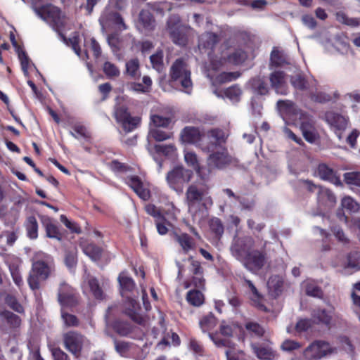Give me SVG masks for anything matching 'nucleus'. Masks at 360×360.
Returning a JSON list of instances; mask_svg holds the SVG:
<instances>
[{"instance_id": "f257e3e1", "label": "nucleus", "mask_w": 360, "mask_h": 360, "mask_svg": "<svg viewBox=\"0 0 360 360\" xmlns=\"http://www.w3.org/2000/svg\"><path fill=\"white\" fill-rule=\"evenodd\" d=\"M209 139L212 140V144L215 147L210 150H203L210 153L207 159V167L210 171L212 169H222L229 166L233 161V158L229 155L228 150L223 144L226 142L227 135L220 129L216 128L208 131Z\"/></svg>"}, {"instance_id": "f03ea898", "label": "nucleus", "mask_w": 360, "mask_h": 360, "mask_svg": "<svg viewBox=\"0 0 360 360\" xmlns=\"http://www.w3.org/2000/svg\"><path fill=\"white\" fill-rule=\"evenodd\" d=\"M55 271L51 257L44 253L38 254L32 264L27 283L32 290L40 288V282L46 281Z\"/></svg>"}, {"instance_id": "7ed1b4c3", "label": "nucleus", "mask_w": 360, "mask_h": 360, "mask_svg": "<svg viewBox=\"0 0 360 360\" xmlns=\"http://www.w3.org/2000/svg\"><path fill=\"white\" fill-rule=\"evenodd\" d=\"M208 187L205 184H192L186 191V203L188 212L195 215L198 212L212 205V200L208 195Z\"/></svg>"}, {"instance_id": "20e7f679", "label": "nucleus", "mask_w": 360, "mask_h": 360, "mask_svg": "<svg viewBox=\"0 0 360 360\" xmlns=\"http://www.w3.org/2000/svg\"><path fill=\"white\" fill-rule=\"evenodd\" d=\"M22 1L32 4L36 14L49 23L56 32H61L65 29L68 19L58 8L53 5H46L37 8L36 5L41 0Z\"/></svg>"}, {"instance_id": "39448f33", "label": "nucleus", "mask_w": 360, "mask_h": 360, "mask_svg": "<svg viewBox=\"0 0 360 360\" xmlns=\"http://www.w3.org/2000/svg\"><path fill=\"white\" fill-rule=\"evenodd\" d=\"M190 68L183 58L176 59L169 70L170 81L175 84H180L182 91L189 94L192 91L193 82L191 78Z\"/></svg>"}, {"instance_id": "423d86ee", "label": "nucleus", "mask_w": 360, "mask_h": 360, "mask_svg": "<svg viewBox=\"0 0 360 360\" xmlns=\"http://www.w3.org/2000/svg\"><path fill=\"white\" fill-rule=\"evenodd\" d=\"M208 132L205 134L199 128L195 127H186L181 132V139L183 142L194 144L202 151L210 150L215 147L212 144L213 139H209Z\"/></svg>"}, {"instance_id": "0eeeda50", "label": "nucleus", "mask_w": 360, "mask_h": 360, "mask_svg": "<svg viewBox=\"0 0 360 360\" xmlns=\"http://www.w3.org/2000/svg\"><path fill=\"white\" fill-rule=\"evenodd\" d=\"M186 28L181 24V20L179 15H171L166 22V30L172 41L180 46H185L188 38L184 30Z\"/></svg>"}, {"instance_id": "6e6552de", "label": "nucleus", "mask_w": 360, "mask_h": 360, "mask_svg": "<svg viewBox=\"0 0 360 360\" xmlns=\"http://www.w3.org/2000/svg\"><path fill=\"white\" fill-rule=\"evenodd\" d=\"M192 175V171L183 167H176L167 174L166 181L172 189L181 193L184 184L191 181Z\"/></svg>"}, {"instance_id": "1a4fd4ad", "label": "nucleus", "mask_w": 360, "mask_h": 360, "mask_svg": "<svg viewBox=\"0 0 360 360\" xmlns=\"http://www.w3.org/2000/svg\"><path fill=\"white\" fill-rule=\"evenodd\" d=\"M64 346L76 358L81 355L83 347L89 343L87 338L76 331H69L63 335Z\"/></svg>"}, {"instance_id": "9d476101", "label": "nucleus", "mask_w": 360, "mask_h": 360, "mask_svg": "<svg viewBox=\"0 0 360 360\" xmlns=\"http://www.w3.org/2000/svg\"><path fill=\"white\" fill-rule=\"evenodd\" d=\"M266 243L267 242L264 241L261 250H252L241 262L247 269L256 272L264 266L266 262Z\"/></svg>"}, {"instance_id": "9b49d317", "label": "nucleus", "mask_w": 360, "mask_h": 360, "mask_svg": "<svg viewBox=\"0 0 360 360\" xmlns=\"http://www.w3.org/2000/svg\"><path fill=\"white\" fill-rule=\"evenodd\" d=\"M254 245L255 240L251 236L236 237L230 248L231 254L238 260L242 262L252 250Z\"/></svg>"}, {"instance_id": "f8f14e48", "label": "nucleus", "mask_w": 360, "mask_h": 360, "mask_svg": "<svg viewBox=\"0 0 360 360\" xmlns=\"http://www.w3.org/2000/svg\"><path fill=\"white\" fill-rule=\"evenodd\" d=\"M116 121L120 123L126 132H130L136 129L140 124L139 117H131L127 108L124 105H116L114 110Z\"/></svg>"}, {"instance_id": "ddd939ff", "label": "nucleus", "mask_w": 360, "mask_h": 360, "mask_svg": "<svg viewBox=\"0 0 360 360\" xmlns=\"http://www.w3.org/2000/svg\"><path fill=\"white\" fill-rule=\"evenodd\" d=\"M333 349L328 342L316 340L304 349L303 356L307 360H316L333 353Z\"/></svg>"}, {"instance_id": "4468645a", "label": "nucleus", "mask_w": 360, "mask_h": 360, "mask_svg": "<svg viewBox=\"0 0 360 360\" xmlns=\"http://www.w3.org/2000/svg\"><path fill=\"white\" fill-rule=\"evenodd\" d=\"M58 301L63 308L75 307L78 304L77 294L70 285L62 282L58 290Z\"/></svg>"}, {"instance_id": "2eb2a0df", "label": "nucleus", "mask_w": 360, "mask_h": 360, "mask_svg": "<svg viewBox=\"0 0 360 360\" xmlns=\"http://www.w3.org/2000/svg\"><path fill=\"white\" fill-rule=\"evenodd\" d=\"M99 22L103 29L116 27L120 30H127V26L121 15L118 13L109 9L103 11L99 18Z\"/></svg>"}, {"instance_id": "dca6fc26", "label": "nucleus", "mask_w": 360, "mask_h": 360, "mask_svg": "<svg viewBox=\"0 0 360 360\" xmlns=\"http://www.w3.org/2000/svg\"><path fill=\"white\" fill-rule=\"evenodd\" d=\"M140 306L135 299L131 297L127 299L124 303L125 314L135 323L145 326L147 323V319L140 314Z\"/></svg>"}, {"instance_id": "f3484780", "label": "nucleus", "mask_w": 360, "mask_h": 360, "mask_svg": "<svg viewBox=\"0 0 360 360\" xmlns=\"http://www.w3.org/2000/svg\"><path fill=\"white\" fill-rule=\"evenodd\" d=\"M113 328L121 336H130L134 339L141 340L144 336V333L137 327L131 326L124 321H116Z\"/></svg>"}, {"instance_id": "a211bd4d", "label": "nucleus", "mask_w": 360, "mask_h": 360, "mask_svg": "<svg viewBox=\"0 0 360 360\" xmlns=\"http://www.w3.org/2000/svg\"><path fill=\"white\" fill-rule=\"evenodd\" d=\"M271 86L276 94L285 95L288 93L286 74L283 71L275 70L269 75Z\"/></svg>"}, {"instance_id": "6ab92c4d", "label": "nucleus", "mask_w": 360, "mask_h": 360, "mask_svg": "<svg viewBox=\"0 0 360 360\" xmlns=\"http://www.w3.org/2000/svg\"><path fill=\"white\" fill-rule=\"evenodd\" d=\"M184 160L189 166L193 167L196 170L198 176L203 181H206L208 180L210 176V169H207L206 167L199 166L198 157L195 153L191 151L185 152Z\"/></svg>"}, {"instance_id": "aec40b11", "label": "nucleus", "mask_w": 360, "mask_h": 360, "mask_svg": "<svg viewBox=\"0 0 360 360\" xmlns=\"http://www.w3.org/2000/svg\"><path fill=\"white\" fill-rule=\"evenodd\" d=\"M333 309L328 310L325 309L317 308L311 311V316L314 324L330 327L333 321Z\"/></svg>"}, {"instance_id": "412c9836", "label": "nucleus", "mask_w": 360, "mask_h": 360, "mask_svg": "<svg viewBox=\"0 0 360 360\" xmlns=\"http://www.w3.org/2000/svg\"><path fill=\"white\" fill-rule=\"evenodd\" d=\"M300 129L303 136L309 143H314L317 139L315 128L314 127L313 120L307 115L300 114Z\"/></svg>"}, {"instance_id": "4be33fe9", "label": "nucleus", "mask_w": 360, "mask_h": 360, "mask_svg": "<svg viewBox=\"0 0 360 360\" xmlns=\"http://www.w3.org/2000/svg\"><path fill=\"white\" fill-rule=\"evenodd\" d=\"M172 235L174 240L181 247L184 253L186 254L195 249L196 243L188 233L174 231Z\"/></svg>"}, {"instance_id": "5701e85b", "label": "nucleus", "mask_w": 360, "mask_h": 360, "mask_svg": "<svg viewBox=\"0 0 360 360\" xmlns=\"http://www.w3.org/2000/svg\"><path fill=\"white\" fill-rule=\"evenodd\" d=\"M317 173L323 180L328 181L336 186L342 185L340 177L336 175V172L324 163L318 166Z\"/></svg>"}, {"instance_id": "b1692460", "label": "nucleus", "mask_w": 360, "mask_h": 360, "mask_svg": "<svg viewBox=\"0 0 360 360\" xmlns=\"http://www.w3.org/2000/svg\"><path fill=\"white\" fill-rule=\"evenodd\" d=\"M288 63V58L285 53L277 47H274L270 55L269 69L282 67Z\"/></svg>"}, {"instance_id": "393cba45", "label": "nucleus", "mask_w": 360, "mask_h": 360, "mask_svg": "<svg viewBox=\"0 0 360 360\" xmlns=\"http://www.w3.org/2000/svg\"><path fill=\"white\" fill-rule=\"evenodd\" d=\"M126 183L143 200L149 198V191L143 188V185L139 177L131 176L126 179Z\"/></svg>"}, {"instance_id": "a878e982", "label": "nucleus", "mask_w": 360, "mask_h": 360, "mask_svg": "<svg viewBox=\"0 0 360 360\" xmlns=\"http://www.w3.org/2000/svg\"><path fill=\"white\" fill-rule=\"evenodd\" d=\"M41 222L46 231V235L48 238L61 240V235L58 227L53 224L51 218L48 216L41 215Z\"/></svg>"}, {"instance_id": "bb28decb", "label": "nucleus", "mask_w": 360, "mask_h": 360, "mask_svg": "<svg viewBox=\"0 0 360 360\" xmlns=\"http://www.w3.org/2000/svg\"><path fill=\"white\" fill-rule=\"evenodd\" d=\"M325 117L327 122L338 130H342L347 127V121L345 117L338 113L328 112Z\"/></svg>"}, {"instance_id": "cd10ccee", "label": "nucleus", "mask_w": 360, "mask_h": 360, "mask_svg": "<svg viewBox=\"0 0 360 360\" xmlns=\"http://www.w3.org/2000/svg\"><path fill=\"white\" fill-rule=\"evenodd\" d=\"M24 227L26 235L30 239L35 240L38 238L39 224L34 216L31 215L26 218Z\"/></svg>"}, {"instance_id": "c85d7f7f", "label": "nucleus", "mask_w": 360, "mask_h": 360, "mask_svg": "<svg viewBox=\"0 0 360 360\" xmlns=\"http://www.w3.org/2000/svg\"><path fill=\"white\" fill-rule=\"evenodd\" d=\"M124 73L131 79H139L141 75L140 62L138 58H131L125 63Z\"/></svg>"}, {"instance_id": "c756f323", "label": "nucleus", "mask_w": 360, "mask_h": 360, "mask_svg": "<svg viewBox=\"0 0 360 360\" xmlns=\"http://www.w3.org/2000/svg\"><path fill=\"white\" fill-rule=\"evenodd\" d=\"M0 317L12 329L19 328L22 324V319L20 316L8 310L1 311Z\"/></svg>"}, {"instance_id": "7c9ffc66", "label": "nucleus", "mask_w": 360, "mask_h": 360, "mask_svg": "<svg viewBox=\"0 0 360 360\" xmlns=\"http://www.w3.org/2000/svg\"><path fill=\"white\" fill-rule=\"evenodd\" d=\"M139 22L142 25L143 29L147 31H151L154 30L155 27V20L148 9H143L141 11L139 16Z\"/></svg>"}, {"instance_id": "2f4dec72", "label": "nucleus", "mask_w": 360, "mask_h": 360, "mask_svg": "<svg viewBox=\"0 0 360 360\" xmlns=\"http://www.w3.org/2000/svg\"><path fill=\"white\" fill-rule=\"evenodd\" d=\"M218 42L219 37L217 34L212 32H206L201 36L198 46L200 48L212 49Z\"/></svg>"}, {"instance_id": "473e14b6", "label": "nucleus", "mask_w": 360, "mask_h": 360, "mask_svg": "<svg viewBox=\"0 0 360 360\" xmlns=\"http://www.w3.org/2000/svg\"><path fill=\"white\" fill-rule=\"evenodd\" d=\"M318 200L319 202L328 207H331L335 204L336 198L329 189L319 188L318 193Z\"/></svg>"}, {"instance_id": "72a5a7b5", "label": "nucleus", "mask_w": 360, "mask_h": 360, "mask_svg": "<svg viewBox=\"0 0 360 360\" xmlns=\"http://www.w3.org/2000/svg\"><path fill=\"white\" fill-rule=\"evenodd\" d=\"M252 347L255 354L260 359L272 360L276 356L275 352L269 347L252 345Z\"/></svg>"}, {"instance_id": "f704fd0d", "label": "nucleus", "mask_w": 360, "mask_h": 360, "mask_svg": "<svg viewBox=\"0 0 360 360\" xmlns=\"http://www.w3.org/2000/svg\"><path fill=\"white\" fill-rule=\"evenodd\" d=\"M148 7L156 14L163 16L166 12L170 11L173 4L169 1L148 3Z\"/></svg>"}, {"instance_id": "c9c22d12", "label": "nucleus", "mask_w": 360, "mask_h": 360, "mask_svg": "<svg viewBox=\"0 0 360 360\" xmlns=\"http://www.w3.org/2000/svg\"><path fill=\"white\" fill-rule=\"evenodd\" d=\"M217 324V321L213 314L203 316L199 321V326L203 333L212 330Z\"/></svg>"}, {"instance_id": "e433bc0d", "label": "nucleus", "mask_w": 360, "mask_h": 360, "mask_svg": "<svg viewBox=\"0 0 360 360\" xmlns=\"http://www.w3.org/2000/svg\"><path fill=\"white\" fill-rule=\"evenodd\" d=\"M283 279L279 276H272L269 278L267 285L269 289L274 292L275 295H278L283 288Z\"/></svg>"}, {"instance_id": "4c0bfd02", "label": "nucleus", "mask_w": 360, "mask_h": 360, "mask_svg": "<svg viewBox=\"0 0 360 360\" xmlns=\"http://www.w3.org/2000/svg\"><path fill=\"white\" fill-rule=\"evenodd\" d=\"M83 251L93 261H98L102 255L103 250L95 244L90 243L84 247Z\"/></svg>"}, {"instance_id": "58836bf2", "label": "nucleus", "mask_w": 360, "mask_h": 360, "mask_svg": "<svg viewBox=\"0 0 360 360\" xmlns=\"http://www.w3.org/2000/svg\"><path fill=\"white\" fill-rule=\"evenodd\" d=\"M290 83L297 90L305 91L309 89V82L300 74L291 76Z\"/></svg>"}, {"instance_id": "ea45409f", "label": "nucleus", "mask_w": 360, "mask_h": 360, "mask_svg": "<svg viewBox=\"0 0 360 360\" xmlns=\"http://www.w3.org/2000/svg\"><path fill=\"white\" fill-rule=\"evenodd\" d=\"M118 281L122 290L131 291L135 288L133 279L124 271L120 274Z\"/></svg>"}, {"instance_id": "a19ab883", "label": "nucleus", "mask_w": 360, "mask_h": 360, "mask_svg": "<svg viewBox=\"0 0 360 360\" xmlns=\"http://www.w3.org/2000/svg\"><path fill=\"white\" fill-rule=\"evenodd\" d=\"M186 300L191 305L199 307L204 302V296L199 290H190L187 293Z\"/></svg>"}, {"instance_id": "79ce46f5", "label": "nucleus", "mask_w": 360, "mask_h": 360, "mask_svg": "<svg viewBox=\"0 0 360 360\" xmlns=\"http://www.w3.org/2000/svg\"><path fill=\"white\" fill-rule=\"evenodd\" d=\"M252 87L256 93L260 95H266L269 93L267 84L259 77L254 78L252 80Z\"/></svg>"}, {"instance_id": "37998d69", "label": "nucleus", "mask_w": 360, "mask_h": 360, "mask_svg": "<svg viewBox=\"0 0 360 360\" xmlns=\"http://www.w3.org/2000/svg\"><path fill=\"white\" fill-rule=\"evenodd\" d=\"M341 205L344 209L351 212H357L360 208L359 204L349 196H346L342 199Z\"/></svg>"}, {"instance_id": "c03bdc74", "label": "nucleus", "mask_w": 360, "mask_h": 360, "mask_svg": "<svg viewBox=\"0 0 360 360\" xmlns=\"http://www.w3.org/2000/svg\"><path fill=\"white\" fill-rule=\"evenodd\" d=\"M103 70L105 75L109 78L117 77L120 74L119 68L114 63L109 61L104 63Z\"/></svg>"}, {"instance_id": "a18cd8bd", "label": "nucleus", "mask_w": 360, "mask_h": 360, "mask_svg": "<svg viewBox=\"0 0 360 360\" xmlns=\"http://www.w3.org/2000/svg\"><path fill=\"white\" fill-rule=\"evenodd\" d=\"M61 317L65 326L67 328L77 327L79 325V321L75 315L65 312L62 310Z\"/></svg>"}, {"instance_id": "49530a36", "label": "nucleus", "mask_w": 360, "mask_h": 360, "mask_svg": "<svg viewBox=\"0 0 360 360\" xmlns=\"http://www.w3.org/2000/svg\"><path fill=\"white\" fill-rule=\"evenodd\" d=\"M6 304L13 311L22 314H24V308L18 300L13 295H7L5 299Z\"/></svg>"}, {"instance_id": "de8ad7c7", "label": "nucleus", "mask_w": 360, "mask_h": 360, "mask_svg": "<svg viewBox=\"0 0 360 360\" xmlns=\"http://www.w3.org/2000/svg\"><path fill=\"white\" fill-rule=\"evenodd\" d=\"M241 94L242 91L237 85L230 86L224 91L225 96L231 101L234 102L239 101Z\"/></svg>"}, {"instance_id": "09e8293b", "label": "nucleus", "mask_w": 360, "mask_h": 360, "mask_svg": "<svg viewBox=\"0 0 360 360\" xmlns=\"http://www.w3.org/2000/svg\"><path fill=\"white\" fill-rule=\"evenodd\" d=\"M153 68L157 71L160 72L163 69V52L158 51L150 57Z\"/></svg>"}, {"instance_id": "8fccbe9b", "label": "nucleus", "mask_w": 360, "mask_h": 360, "mask_svg": "<svg viewBox=\"0 0 360 360\" xmlns=\"http://www.w3.org/2000/svg\"><path fill=\"white\" fill-rule=\"evenodd\" d=\"M77 250L75 248H73L70 250H68L65 252V262L66 266L68 268L75 267L77 264Z\"/></svg>"}, {"instance_id": "3c124183", "label": "nucleus", "mask_w": 360, "mask_h": 360, "mask_svg": "<svg viewBox=\"0 0 360 360\" xmlns=\"http://www.w3.org/2000/svg\"><path fill=\"white\" fill-rule=\"evenodd\" d=\"M149 136L156 141H163L171 137V134L164 131L160 129H151Z\"/></svg>"}, {"instance_id": "603ef678", "label": "nucleus", "mask_w": 360, "mask_h": 360, "mask_svg": "<svg viewBox=\"0 0 360 360\" xmlns=\"http://www.w3.org/2000/svg\"><path fill=\"white\" fill-rule=\"evenodd\" d=\"M210 227L211 231L219 238L224 233V226L218 218H213L210 220Z\"/></svg>"}, {"instance_id": "864d4df0", "label": "nucleus", "mask_w": 360, "mask_h": 360, "mask_svg": "<svg viewBox=\"0 0 360 360\" xmlns=\"http://www.w3.org/2000/svg\"><path fill=\"white\" fill-rule=\"evenodd\" d=\"M313 323L312 319H300L297 321L295 329L299 333L305 332L311 328Z\"/></svg>"}, {"instance_id": "5fc2aeb1", "label": "nucleus", "mask_w": 360, "mask_h": 360, "mask_svg": "<svg viewBox=\"0 0 360 360\" xmlns=\"http://www.w3.org/2000/svg\"><path fill=\"white\" fill-rule=\"evenodd\" d=\"M88 283L94 297L96 299H101L103 297V291L99 286L98 281L95 278H90Z\"/></svg>"}, {"instance_id": "6e6d98bb", "label": "nucleus", "mask_w": 360, "mask_h": 360, "mask_svg": "<svg viewBox=\"0 0 360 360\" xmlns=\"http://www.w3.org/2000/svg\"><path fill=\"white\" fill-rule=\"evenodd\" d=\"M16 51L18 55L19 60H20V64L22 67V70L25 75H28V68L30 60L26 53L21 49H16Z\"/></svg>"}, {"instance_id": "4d7b16f0", "label": "nucleus", "mask_w": 360, "mask_h": 360, "mask_svg": "<svg viewBox=\"0 0 360 360\" xmlns=\"http://www.w3.org/2000/svg\"><path fill=\"white\" fill-rule=\"evenodd\" d=\"M150 120L156 127H167L171 122L170 118L158 115H152Z\"/></svg>"}, {"instance_id": "13d9d810", "label": "nucleus", "mask_w": 360, "mask_h": 360, "mask_svg": "<svg viewBox=\"0 0 360 360\" xmlns=\"http://www.w3.org/2000/svg\"><path fill=\"white\" fill-rule=\"evenodd\" d=\"M277 108L281 113L290 114L294 110V103L288 100L278 101Z\"/></svg>"}, {"instance_id": "bf43d9fd", "label": "nucleus", "mask_w": 360, "mask_h": 360, "mask_svg": "<svg viewBox=\"0 0 360 360\" xmlns=\"http://www.w3.org/2000/svg\"><path fill=\"white\" fill-rule=\"evenodd\" d=\"M245 328L252 334L261 337L264 333V329L258 323L255 322H249L245 324Z\"/></svg>"}, {"instance_id": "052dcab7", "label": "nucleus", "mask_w": 360, "mask_h": 360, "mask_svg": "<svg viewBox=\"0 0 360 360\" xmlns=\"http://www.w3.org/2000/svg\"><path fill=\"white\" fill-rule=\"evenodd\" d=\"M344 179L348 184L360 186V172H347L344 174Z\"/></svg>"}, {"instance_id": "680f3d73", "label": "nucleus", "mask_w": 360, "mask_h": 360, "mask_svg": "<svg viewBox=\"0 0 360 360\" xmlns=\"http://www.w3.org/2000/svg\"><path fill=\"white\" fill-rule=\"evenodd\" d=\"M9 270L15 284L19 288L22 286L23 280L18 267L16 266H10Z\"/></svg>"}, {"instance_id": "e2e57ef3", "label": "nucleus", "mask_w": 360, "mask_h": 360, "mask_svg": "<svg viewBox=\"0 0 360 360\" xmlns=\"http://www.w3.org/2000/svg\"><path fill=\"white\" fill-rule=\"evenodd\" d=\"M247 54L242 50H237L229 56V60L235 64H239L245 61Z\"/></svg>"}, {"instance_id": "0e129e2a", "label": "nucleus", "mask_w": 360, "mask_h": 360, "mask_svg": "<svg viewBox=\"0 0 360 360\" xmlns=\"http://www.w3.org/2000/svg\"><path fill=\"white\" fill-rule=\"evenodd\" d=\"M108 43L112 48L113 52H117L120 49V39L117 34H112L108 37Z\"/></svg>"}, {"instance_id": "69168bd1", "label": "nucleus", "mask_w": 360, "mask_h": 360, "mask_svg": "<svg viewBox=\"0 0 360 360\" xmlns=\"http://www.w3.org/2000/svg\"><path fill=\"white\" fill-rule=\"evenodd\" d=\"M306 293L312 297H321L322 295L320 288L311 283L306 284Z\"/></svg>"}, {"instance_id": "338daca9", "label": "nucleus", "mask_w": 360, "mask_h": 360, "mask_svg": "<svg viewBox=\"0 0 360 360\" xmlns=\"http://www.w3.org/2000/svg\"><path fill=\"white\" fill-rule=\"evenodd\" d=\"M300 347V342L292 340H285L281 345L282 349L287 352L295 350Z\"/></svg>"}, {"instance_id": "774afa93", "label": "nucleus", "mask_w": 360, "mask_h": 360, "mask_svg": "<svg viewBox=\"0 0 360 360\" xmlns=\"http://www.w3.org/2000/svg\"><path fill=\"white\" fill-rule=\"evenodd\" d=\"M360 266V252H354L349 255L348 258V266L359 269Z\"/></svg>"}]
</instances>
